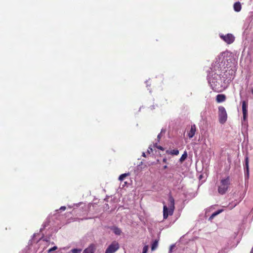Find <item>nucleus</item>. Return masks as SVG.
Returning <instances> with one entry per match:
<instances>
[{
	"label": "nucleus",
	"instance_id": "1",
	"mask_svg": "<svg viewBox=\"0 0 253 253\" xmlns=\"http://www.w3.org/2000/svg\"><path fill=\"white\" fill-rule=\"evenodd\" d=\"M169 207L164 205L163 207V218L166 219L169 215H172L173 213L175 206H174V199L171 195L169 197Z\"/></svg>",
	"mask_w": 253,
	"mask_h": 253
},
{
	"label": "nucleus",
	"instance_id": "2",
	"mask_svg": "<svg viewBox=\"0 0 253 253\" xmlns=\"http://www.w3.org/2000/svg\"><path fill=\"white\" fill-rule=\"evenodd\" d=\"M230 184V177L227 176L225 178L221 179L218 184V192L220 195H223L227 191Z\"/></svg>",
	"mask_w": 253,
	"mask_h": 253
},
{
	"label": "nucleus",
	"instance_id": "3",
	"mask_svg": "<svg viewBox=\"0 0 253 253\" xmlns=\"http://www.w3.org/2000/svg\"><path fill=\"white\" fill-rule=\"evenodd\" d=\"M227 114L225 108L223 106L218 107V120L219 123L223 125L227 121Z\"/></svg>",
	"mask_w": 253,
	"mask_h": 253
},
{
	"label": "nucleus",
	"instance_id": "4",
	"mask_svg": "<svg viewBox=\"0 0 253 253\" xmlns=\"http://www.w3.org/2000/svg\"><path fill=\"white\" fill-rule=\"evenodd\" d=\"M119 248V245L118 242L114 241L109 246L105 251V253H114Z\"/></svg>",
	"mask_w": 253,
	"mask_h": 253
},
{
	"label": "nucleus",
	"instance_id": "5",
	"mask_svg": "<svg viewBox=\"0 0 253 253\" xmlns=\"http://www.w3.org/2000/svg\"><path fill=\"white\" fill-rule=\"evenodd\" d=\"M220 38L227 44H231L235 40V37L231 34H227L226 35H220Z\"/></svg>",
	"mask_w": 253,
	"mask_h": 253
},
{
	"label": "nucleus",
	"instance_id": "6",
	"mask_svg": "<svg viewBox=\"0 0 253 253\" xmlns=\"http://www.w3.org/2000/svg\"><path fill=\"white\" fill-rule=\"evenodd\" d=\"M242 108L243 117L245 119L248 114V103L246 101H242Z\"/></svg>",
	"mask_w": 253,
	"mask_h": 253
},
{
	"label": "nucleus",
	"instance_id": "7",
	"mask_svg": "<svg viewBox=\"0 0 253 253\" xmlns=\"http://www.w3.org/2000/svg\"><path fill=\"white\" fill-rule=\"evenodd\" d=\"M226 95L223 94H217L216 96V101L217 103H221L225 101Z\"/></svg>",
	"mask_w": 253,
	"mask_h": 253
},
{
	"label": "nucleus",
	"instance_id": "8",
	"mask_svg": "<svg viewBox=\"0 0 253 253\" xmlns=\"http://www.w3.org/2000/svg\"><path fill=\"white\" fill-rule=\"evenodd\" d=\"M95 247L94 245H90L87 248L85 249L83 253H94Z\"/></svg>",
	"mask_w": 253,
	"mask_h": 253
},
{
	"label": "nucleus",
	"instance_id": "9",
	"mask_svg": "<svg viewBox=\"0 0 253 253\" xmlns=\"http://www.w3.org/2000/svg\"><path fill=\"white\" fill-rule=\"evenodd\" d=\"M242 8L241 4L240 2L238 1L234 4V9L236 12H239Z\"/></svg>",
	"mask_w": 253,
	"mask_h": 253
},
{
	"label": "nucleus",
	"instance_id": "10",
	"mask_svg": "<svg viewBox=\"0 0 253 253\" xmlns=\"http://www.w3.org/2000/svg\"><path fill=\"white\" fill-rule=\"evenodd\" d=\"M196 127H191L190 131L188 132V136L190 138H191L194 135L196 132Z\"/></svg>",
	"mask_w": 253,
	"mask_h": 253
},
{
	"label": "nucleus",
	"instance_id": "11",
	"mask_svg": "<svg viewBox=\"0 0 253 253\" xmlns=\"http://www.w3.org/2000/svg\"><path fill=\"white\" fill-rule=\"evenodd\" d=\"M166 153L172 155H177L179 154V151L177 149L172 150L171 151L167 150Z\"/></svg>",
	"mask_w": 253,
	"mask_h": 253
},
{
	"label": "nucleus",
	"instance_id": "12",
	"mask_svg": "<svg viewBox=\"0 0 253 253\" xmlns=\"http://www.w3.org/2000/svg\"><path fill=\"white\" fill-rule=\"evenodd\" d=\"M112 230L114 232V233L116 234V235H120L121 233H122V231L121 230L117 227H114L112 228Z\"/></svg>",
	"mask_w": 253,
	"mask_h": 253
},
{
	"label": "nucleus",
	"instance_id": "13",
	"mask_svg": "<svg viewBox=\"0 0 253 253\" xmlns=\"http://www.w3.org/2000/svg\"><path fill=\"white\" fill-rule=\"evenodd\" d=\"M158 246V240H155L153 242V244H152L151 250L152 251L156 250Z\"/></svg>",
	"mask_w": 253,
	"mask_h": 253
},
{
	"label": "nucleus",
	"instance_id": "14",
	"mask_svg": "<svg viewBox=\"0 0 253 253\" xmlns=\"http://www.w3.org/2000/svg\"><path fill=\"white\" fill-rule=\"evenodd\" d=\"M245 168L247 170V174L248 176L249 175V158L248 157H247L245 159Z\"/></svg>",
	"mask_w": 253,
	"mask_h": 253
},
{
	"label": "nucleus",
	"instance_id": "15",
	"mask_svg": "<svg viewBox=\"0 0 253 253\" xmlns=\"http://www.w3.org/2000/svg\"><path fill=\"white\" fill-rule=\"evenodd\" d=\"M187 157V152L185 151L184 153L182 155L181 158L179 159V161L180 162H183Z\"/></svg>",
	"mask_w": 253,
	"mask_h": 253
},
{
	"label": "nucleus",
	"instance_id": "16",
	"mask_svg": "<svg viewBox=\"0 0 253 253\" xmlns=\"http://www.w3.org/2000/svg\"><path fill=\"white\" fill-rule=\"evenodd\" d=\"M129 175L128 173H124L120 175L119 177V179L120 181H123L124 180V179Z\"/></svg>",
	"mask_w": 253,
	"mask_h": 253
},
{
	"label": "nucleus",
	"instance_id": "17",
	"mask_svg": "<svg viewBox=\"0 0 253 253\" xmlns=\"http://www.w3.org/2000/svg\"><path fill=\"white\" fill-rule=\"evenodd\" d=\"M222 211V210H218L214 212H213L211 215L210 217V219L213 218L215 216L217 215L219 213H220Z\"/></svg>",
	"mask_w": 253,
	"mask_h": 253
},
{
	"label": "nucleus",
	"instance_id": "18",
	"mask_svg": "<svg viewBox=\"0 0 253 253\" xmlns=\"http://www.w3.org/2000/svg\"><path fill=\"white\" fill-rule=\"evenodd\" d=\"M222 211V210H218L214 212H213L211 215L210 217V219L213 218L215 216L217 215L219 213H220Z\"/></svg>",
	"mask_w": 253,
	"mask_h": 253
},
{
	"label": "nucleus",
	"instance_id": "19",
	"mask_svg": "<svg viewBox=\"0 0 253 253\" xmlns=\"http://www.w3.org/2000/svg\"><path fill=\"white\" fill-rule=\"evenodd\" d=\"M153 147H156L160 150H164V148L161 146H159L158 145V143H155V144H153Z\"/></svg>",
	"mask_w": 253,
	"mask_h": 253
},
{
	"label": "nucleus",
	"instance_id": "20",
	"mask_svg": "<svg viewBox=\"0 0 253 253\" xmlns=\"http://www.w3.org/2000/svg\"><path fill=\"white\" fill-rule=\"evenodd\" d=\"M82 251L81 249H73L71 250V252L72 253H81Z\"/></svg>",
	"mask_w": 253,
	"mask_h": 253
},
{
	"label": "nucleus",
	"instance_id": "21",
	"mask_svg": "<svg viewBox=\"0 0 253 253\" xmlns=\"http://www.w3.org/2000/svg\"><path fill=\"white\" fill-rule=\"evenodd\" d=\"M148 250V246L146 245L143 248L142 253H147Z\"/></svg>",
	"mask_w": 253,
	"mask_h": 253
},
{
	"label": "nucleus",
	"instance_id": "22",
	"mask_svg": "<svg viewBox=\"0 0 253 253\" xmlns=\"http://www.w3.org/2000/svg\"><path fill=\"white\" fill-rule=\"evenodd\" d=\"M147 152L148 154H150L153 152V147L151 145L149 146Z\"/></svg>",
	"mask_w": 253,
	"mask_h": 253
},
{
	"label": "nucleus",
	"instance_id": "23",
	"mask_svg": "<svg viewBox=\"0 0 253 253\" xmlns=\"http://www.w3.org/2000/svg\"><path fill=\"white\" fill-rule=\"evenodd\" d=\"M57 249V247L56 246H54L53 247H52L48 250V252H51L54 251L56 250Z\"/></svg>",
	"mask_w": 253,
	"mask_h": 253
},
{
	"label": "nucleus",
	"instance_id": "24",
	"mask_svg": "<svg viewBox=\"0 0 253 253\" xmlns=\"http://www.w3.org/2000/svg\"><path fill=\"white\" fill-rule=\"evenodd\" d=\"M66 209V207L65 206H62L60 208V210H62V211H65Z\"/></svg>",
	"mask_w": 253,
	"mask_h": 253
},
{
	"label": "nucleus",
	"instance_id": "25",
	"mask_svg": "<svg viewBox=\"0 0 253 253\" xmlns=\"http://www.w3.org/2000/svg\"><path fill=\"white\" fill-rule=\"evenodd\" d=\"M163 162L166 164L167 163V159L166 158H164L163 160Z\"/></svg>",
	"mask_w": 253,
	"mask_h": 253
},
{
	"label": "nucleus",
	"instance_id": "26",
	"mask_svg": "<svg viewBox=\"0 0 253 253\" xmlns=\"http://www.w3.org/2000/svg\"><path fill=\"white\" fill-rule=\"evenodd\" d=\"M157 137H158V141H159V139H160V134H159L158 135Z\"/></svg>",
	"mask_w": 253,
	"mask_h": 253
},
{
	"label": "nucleus",
	"instance_id": "27",
	"mask_svg": "<svg viewBox=\"0 0 253 253\" xmlns=\"http://www.w3.org/2000/svg\"><path fill=\"white\" fill-rule=\"evenodd\" d=\"M250 253H253V248H252V249H251V252H250Z\"/></svg>",
	"mask_w": 253,
	"mask_h": 253
},
{
	"label": "nucleus",
	"instance_id": "28",
	"mask_svg": "<svg viewBox=\"0 0 253 253\" xmlns=\"http://www.w3.org/2000/svg\"><path fill=\"white\" fill-rule=\"evenodd\" d=\"M167 168H168L167 166V165H166V166H165L164 167V169H167Z\"/></svg>",
	"mask_w": 253,
	"mask_h": 253
},
{
	"label": "nucleus",
	"instance_id": "29",
	"mask_svg": "<svg viewBox=\"0 0 253 253\" xmlns=\"http://www.w3.org/2000/svg\"><path fill=\"white\" fill-rule=\"evenodd\" d=\"M142 156H143V157H146L145 154L144 153H143Z\"/></svg>",
	"mask_w": 253,
	"mask_h": 253
},
{
	"label": "nucleus",
	"instance_id": "30",
	"mask_svg": "<svg viewBox=\"0 0 253 253\" xmlns=\"http://www.w3.org/2000/svg\"><path fill=\"white\" fill-rule=\"evenodd\" d=\"M251 92H252V94H253V88L251 89Z\"/></svg>",
	"mask_w": 253,
	"mask_h": 253
}]
</instances>
